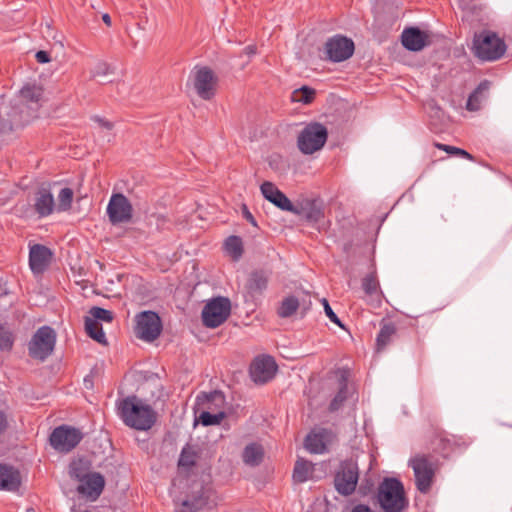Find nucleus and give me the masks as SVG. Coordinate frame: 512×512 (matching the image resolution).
<instances>
[{
  "label": "nucleus",
  "mask_w": 512,
  "mask_h": 512,
  "mask_svg": "<svg viewBox=\"0 0 512 512\" xmlns=\"http://www.w3.org/2000/svg\"><path fill=\"white\" fill-rule=\"evenodd\" d=\"M117 413L125 425L139 430H149L156 422V412L137 396H128L116 403Z\"/></svg>",
  "instance_id": "obj_1"
},
{
  "label": "nucleus",
  "mask_w": 512,
  "mask_h": 512,
  "mask_svg": "<svg viewBox=\"0 0 512 512\" xmlns=\"http://www.w3.org/2000/svg\"><path fill=\"white\" fill-rule=\"evenodd\" d=\"M376 499L383 512H402L409 504L403 483L394 477L383 479L378 486Z\"/></svg>",
  "instance_id": "obj_2"
},
{
  "label": "nucleus",
  "mask_w": 512,
  "mask_h": 512,
  "mask_svg": "<svg viewBox=\"0 0 512 512\" xmlns=\"http://www.w3.org/2000/svg\"><path fill=\"white\" fill-rule=\"evenodd\" d=\"M506 49L504 40L493 31L484 30L474 35L472 50L481 61H496L505 54Z\"/></svg>",
  "instance_id": "obj_3"
},
{
  "label": "nucleus",
  "mask_w": 512,
  "mask_h": 512,
  "mask_svg": "<svg viewBox=\"0 0 512 512\" xmlns=\"http://www.w3.org/2000/svg\"><path fill=\"white\" fill-rule=\"evenodd\" d=\"M408 465L414 472L417 490L423 494L428 493L438 470V460L432 455L416 454L410 458Z\"/></svg>",
  "instance_id": "obj_4"
},
{
  "label": "nucleus",
  "mask_w": 512,
  "mask_h": 512,
  "mask_svg": "<svg viewBox=\"0 0 512 512\" xmlns=\"http://www.w3.org/2000/svg\"><path fill=\"white\" fill-rule=\"evenodd\" d=\"M57 335L47 325L39 327L28 343V354L31 358L44 362L54 351Z\"/></svg>",
  "instance_id": "obj_5"
},
{
  "label": "nucleus",
  "mask_w": 512,
  "mask_h": 512,
  "mask_svg": "<svg viewBox=\"0 0 512 512\" xmlns=\"http://www.w3.org/2000/svg\"><path fill=\"white\" fill-rule=\"evenodd\" d=\"M327 138V128L319 122H311L299 133L297 146L303 154L311 155L325 145Z\"/></svg>",
  "instance_id": "obj_6"
},
{
  "label": "nucleus",
  "mask_w": 512,
  "mask_h": 512,
  "mask_svg": "<svg viewBox=\"0 0 512 512\" xmlns=\"http://www.w3.org/2000/svg\"><path fill=\"white\" fill-rule=\"evenodd\" d=\"M231 314V302L227 297L218 296L210 299L202 309V323L207 328H217Z\"/></svg>",
  "instance_id": "obj_7"
},
{
  "label": "nucleus",
  "mask_w": 512,
  "mask_h": 512,
  "mask_svg": "<svg viewBox=\"0 0 512 512\" xmlns=\"http://www.w3.org/2000/svg\"><path fill=\"white\" fill-rule=\"evenodd\" d=\"M358 478L357 463L353 460L342 461L334 477L335 489L339 494L349 496L355 491Z\"/></svg>",
  "instance_id": "obj_8"
},
{
  "label": "nucleus",
  "mask_w": 512,
  "mask_h": 512,
  "mask_svg": "<svg viewBox=\"0 0 512 512\" xmlns=\"http://www.w3.org/2000/svg\"><path fill=\"white\" fill-rule=\"evenodd\" d=\"M135 335L146 342H152L162 332V322L154 311H143L135 317Z\"/></svg>",
  "instance_id": "obj_9"
},
{
  "label": "nucleus",
  "mask_w": 512,
  "mask_h": 512,
  "mask_svg": "<svg viewBox=\"0 0 512 512\" xmlns=\"http://www.w3.org/2000/svg\"><path fill=\"white\" fill-rule=\"evenodd\" d=\"M83 435L77 428L62 425L56 427L50 435V444L58 452L72 451L82 440Z\"/></svg>",
  "instance_id": "obj_10"
},
{
  "label": "nucleus",
  "mask_w": 512,
  "mask_h": 512,
  "mask_svg": "<svg viewBox=\"0 0 512 512\" xmlns=\"http://www.w3.org/2000/svg\"><path fill=\"white\" fill-rule=\"evenodd\" d=\"M355 50L352 39L337 34L329 38L325 43L326 58L338 63L349 59Z\"/></svg>",
  "instance_id": "obj_11"
},
{
  "label": "nucleus",
  "mask_w": 512,
  "mask_h": 512,
  "mask_svg": "<svg viewBox=\"0 0 512 512\" xmlns=\"http://www.w3.org/2000/svg\"><path fill=\"white\" fill-rule=\"evenodd\" d=\"M107 215L111 224L127 223L133 217V207L122 193H114L107 205Z\"/></svg>",
  "instance_id": "obj_12"
},
{
  "label": "nucleus",
  "mask_w": 512,
  "mask_h": 512,
  "mask_svg": "<svg viewBox=\"0 0 512 512\" xmlns=\"http://www.w3.org/2000/svg\"><path fill=\"white\" fill-rule=\"evenodd\" d=\"M334 438L335 434L330 429H313L305 437L304 447L312 454H324L328 452V447Z\"/></svg>",
  "instance_id": "obj_13"
},
{
  "label": "nucleus",
  "mask_w": 512,
  "mask_h": 512,
  "mask_svg": "<svg viewBox=\"0 0 512 512\" xmlns=\"http://www.w3.org/2000/svg\"><path fill=\"white\" fill-rule=\"evenodd\" d=\"M277 372V364L273 357L263 355L255 358L250 367V375L255 383L264 384L270 381Z\"/></svg>",
  "instance_id": "obj_14"
},
{
  "label": "nucleus",
  "mask_w": 512,
  "mask_h": 512,
  "mask_svg": "<svg viewBox=\"0 0 512 512\" xmlns=\"http://www.w3.org/2000/svg\"><path fill=\"white\" fill-rule=\"evenodd\" d=\"M216 77L214 72L208 67H200L194 73V87L204 100H210L215 94Z\"/></svg>",
  "instance_id": "obj_15"
},
{
  "label": "nucleus",
  "mask_w": 512,
  "mask_h": 512,
  "mask_svg": "<svg viewBox=\"0 0 512 512\" xmlns=\"http://www.w3.org/2000/svg\"><path fill=\"white\" fill-rule=\"evenodd\" d=\"M105 487V478L99 472H92L79 482L77 492L90 501L99 498Z\"/></svg>",
  "instance_id": "obj_16"
},
{
  "label": "nucleus",
  "mask_w": 512,
  "mask_h": 512,
  "mask_svg": "<svg viewBox=\"0 0 512 512\" xmlns=\"http://www.w3.org/2000/svg\"><path fill=\"white\" fill-rule=\"evenodd\" d=\"M33 209L38 218H45L53 214L56 208L54 196L50 189L41 187L33 197Z\"/></svg>",
  "instance_id": "obj_17"
},
{
  "label": "nucleus",
  "mask_w": 512,
  "mask_h": 512,
  "mask_svg": "<svg viewBox=\"0 0 512 512\" xmlns=\"http://www.w3.org/2000/svg\"><path fill=\"white\" fill-rule=\"evenodd\" d=\"M263 197L283 211H294V205L290 199L269 181H265L260 186Z\"/></svg>",
  "instance_id": "obj_18"
},
{
  "label": "nucleus",
  "mask_w": 512,
  "mask_h": 512,
  "mask_svg": "<svg viewBox=\"0 0 512 512\" xmlns=\"http://www.w3.org/2000/svg\"><path fill=\"white\" fill-rule=\"evenodd\" d=\"M51 250L41 244H35L29 251V266L34 274L43 273L49 266L52 259Z\"/></svg>",
  "instance_id": "obj_19"
},
{
  "label": "nucleus",
  "mask_w": 512,
  "mask_h": 512,
  "mask_svg": "<svg viewBox=\"0 0 512 512\" xmlns=\"http://www.w3.org/2000/svg\"><path fill=\"white\" fill-rule=\"evenodd\" d=\"M429 36L417 27H409L401 34L402 45L409 51H420L429 44Z\"/></svg>",
  "instance_id": "obj_20"
},
{
  "label": "nucleus",
  "mask_w": 512,
  "mask_h": 512,
  "mask_svg": "<svg viewBox=\"0 0 512 512\" xmlns=\"http://www.w3.org/2000/svg\"><path fill=\"white\" fill-rule=\"evenodd\" d=\"M291 213L305 218L310 223H318L324 218L323 206L318 200H307L299 207L294 206Z\"/></svg>",
  "instance_id": "obj_21"
},
{
  "label": "nucleus",
  "mask_w": 512,
  "mask_h": 512,
  "mask_svg": "<svg viewBox=\"0 0 512 512\" xmlns=\"http://www.w3.org/2000/svg\"><path fill=\"white\" fill-rule=\"evenodd\" d=\"M20 485V472L10 465L0 464V490L15 492Z\"/></svg>",
  "instance_id": "obj_22"
},
{
  "label": "nucleus",
  "mask_w": 512,
  "mask_h": 512,
  "mask_svg": "<svg viewBox=\"0 0 512 512\" xmlns=\"http://www.w3.org/2000/svg\"><path fill=\"white\" fill-rule=\"evenodd\" d=\"M196 403L203 409L202 411L217 412V410H224L225 396L218 390L202 393L197 396Z\"/></svg>",
  "instance_id": "obj_23"
},
{
  "label": "nucleus",
  "mask_w": 512,
  "mask_h": 512,
  "mask_svg": "<svg viewBox=\"0 0 512 512\" xmlns=\"http://www.w3.org/2000/svg\"><path fill=\"white\" fill-rule=\"evenodd\" d=\"M490 89V82L483 80L475 88V90L469 95L466 109L468 111H478L481 109L482 102L486 99V93Z\"/></svg>",
  "instance_id": "obj_24"
},
{
  "label": "nucleus",
  "mask_w": 512,
  "mask_h": 512,
  "mask_svg": "<svg viewBox=\"0 0 512 512\" xmlns=\"http://www.w3.org/2000/svg\"><path fill=\"white\" fill-rule=\"evenodd\" d=\"M43 96V89L36 83H26L19 91V97L27 105L39 106Z\"/></svg>",
  "instance_id": "obj_25"
},
{
  "label": "nucleus",
  "mask_w": 512,
  "mask_h": 512,
  "mask_svg": "<svg viewBox=\"0 0 512 512\" xmlns=\"http://www.w3.org/2000/svg\"><path fill=\"white\" fill-rule=\"evenodd\" d=\"M264 457V449L259 443L248 444L242 452L243 462L251 467H255L261 464Z\"/></svg>",
  "instance_id": "obj_26"
},
{
  "label": "nucleus",
  "mask_w": 512,
  "mask_h": 512,
  "mask_svg": "<svg viewBox=\"0 0 512 512\" xmlns=\"http://www.w3.org/2000/svg\"><path fill=\"white\" fill-rule=\"evenodd\" d=\"M397 332V328L392 322H383L376 338V349L382 351L392 342Z\"/></svg>",
  "instance_id": "obj_27"
},
{
  "label": "nucleus",
  "mask_w": 512,
  "mask_h": 512,
  "mask_svg": "<svg viewBox=\"0 0 512 512\" xmlns=\"http://www.w3.org/2000/svg\"><path fill=\"white\" fill-rule=\"evenodd\" d=\"M91 473V462L85 458L75 459L69 465L70 477L78 482L86 478Z\"/></svg>",
  "instance_id": "obj_28"
},
{
  "label": "nucleus",
  "mask_w": 512,
  "mask_h": 512,
  "mask_svg": "<svg viewBox=\"0 0 512 512\" xmlns=\"http://www.w3.org/2000/svg\"><path fill=\"white\" fill-rule=\"evenodd\" d=\"M348 398V379L342 374L338 380V391L334 398L331 400L329 404V411L336 412L338 411L344 404V402Z\"/></svg>",
  "instance_id": "obj_29"
},
{
  "label": "nucleus",
  "mask_w": 512,
  "mask_h": 512,
  "mask_svg": "<svg viewBox=\"0 0 512 512\" xmlns=\"http://www.w3.org/2000/svg\"><path fill=\"white\" fill-rule=\"evenodd\" d=\"M313 470L314 464L312 462L303 458L298 459L293 470L294 481L297 483H304L308 481L311 478Z\"/></svg>",
  "instance_id": "obj_30"
},
{
  "label": "nucleus",
  "mask_w": 512,
  "mask_h": 512,
  "mask_svg": "<svg viewBox=\"0 0 512 512\" xmlns=\"http://www.w3.org/2000/svg\"><path fill=\"white\" fill-rule=\"evenodd\" d=\"M268 286V276L264 271H254L251 273L247 287L251 293L261 294Z\"/></svg>",
  "instance_id": "obj_31"
},
{
  "label": "nucleus",
  "mask_w": 512,
  "mask_h": 512,
  "mask_svg": "<svg viewBox=\"0 0 512 512\" xmlns=\"http://www.w3.org/2000/svg\"><path fill=\"white\" fill-rule=\"evenodd\" d=\"M300 301L297 297L291 295L285 297L277 310V314L281 318L291 317L300 307Z\"/></svg>",
  "instance_id": "obj_32"
},
{
  "label": "nucleus",
  "mask_w": 512,
  "mask_h": 512,
  "mask_svg": "<svg viewBox=\"0 0 512 512\" xmlns=\"http://www.w3.org/2000/svg\"><path fill=\"white\" fill-rule=\"evenodd\" d=\"M85 330L87 334L98 343H106V336L102 325L93 318H85Z\"/></svg>",
  "instance_id": "obj_33"
},
{
  "label": "nucleus",
  "mask_w": 512,
  "mask_h": 512,
  "mask_svg": "<svg viewBox=\"0 0 512 512\" xmlns=\"http://www.w3.org/2000/svg\"><path fill=\"white\" fill-rule=\"evenodd\" d=\"M225 250L232 257L233 260L237 261L242 257L243 254V242L239 236H229L225 241Z\"/></svg>",
  "instance_id": "obj_34"
},
{
  "label": "nucleus",
  "mask_w": 512,
  "mask_h": 512,
  "mask_svg": "<svg viewBox=\"0 0 512 512\" xmlns=\"http://www.w3.org/2000/svg\"><path fill=\"white\" fill-rule=\"evenodd\" d=\"M15 341L14 333L8 323L0 322V350L9 352Z\"/></svg>",
  "instance_id": "obj_35"
},
{
  "label": "nucleus",
  "mask_w": 512,
  "mask_h": 512,
  "mask_svg": "<svg viewBox=\"0 0 512 512\" xmlns=\"http://www.w3.org/2000/svg\"><path fill=\"white\" fill-rule=\"evenodd\" d=\"M226 417L224 410H217V412L201 411L197 420L203 426L219 425Z\"/></svg>",
  "instance_id": "obj_36"
},
{
  "label": "nucleus",
  "mask_w": 512,
  "mask_h": 512,
  "mask_svg": "<svg viewBox=\"0 0 512 512\" xmlns=\"http://www.w3.org/2000/svg\"><path fill=\"white\" fill-rule=\"evenodd\" d=\"M74 192L71 188L65 187L59 191L58 204L56 205L58 212H66L71 209Z\"/></svg>",
  "instance_id": "obj_37"
},
{
  "label": "nucleus",
  "mask_w": 512,
  "mask_h": 512,
  "mask_svg": "<svg viewBox=\"0 0 512 512\" xmlns=\"http://www.w3.org/2000/svg\"><path fill=\"white\" fill-rule=\"evenodd\" d=\"M315 96V90L308 87L302 86L299 89H296L292 93V101L300 102L303 104H309L313 101Z\"/></svg>",
  "instance_id": "obj_38"
},
{
  "label": "nucleus",
  "mask_w": 512,
  "mask_h": 512,
  "mask_svg": "<svg viewBox=\"0 0 512 512\" xmlns=\"http://www.w3.org/2000/svg\"><path fill=\"white\" fill-rule=\"evenodd\" d=\"M362 288L367 295H374L379 291V281L375 273H370L363 278Z\"/></svg>",
  "instance_id": "obj_39"
},
{
  "label": "nucleus",
  "mask_w": 512,
  "mask_h": 512,
  "mask_svg": "<svg viewBox=\"0 0 512 512\" xmlns=\"http://www.w3.org/2000/svg\"><path fill=\"white\" fill-rule=\"evenodd\" d=\"M89 314L90 318L95 319L96 321L101 320L107 323L113 321V313L110 310L94 306L90 309Z\"/></svg>",
  "instance_id": "obj_40"
},
{
  "label": "nucleus",
  "mask_w": 512,
  "mask_h": 512,
  "mask_svg": "<svg viewBox=\"0 0 512 512\" xmlns=\"http://www.w3.org/2000/svg\"><path fill=\"white\" fill-rule=\"evenodd\" d=\"M435 147L447 152L450 155L461 156L468 160H474V157L464 149H461V148H458L455 146L446 145V144H441V143H435Z\"/></svg>",
  "instance_id": "obj_41"
},
{
  "label": "nucleus",
  "mask_w": 512,
  "mask_h": 512,
  "mask_svg": "<svg viewBox=\"0 0 512 512\" xmlns=\"http://www.w3.org/2000/svg\"><path fill=\"white\" fill-rule=\"evenodd\" d=\"M206 505V500L202 497H196L193 500H185L182 502V506L185 508V512H197Z\"/></svg>",
  "instance_id": "obj_42"
},
{
  "label": "nucleus",
  "mask_w": 512,
  "mask_h": 512,
  "mask_svg": "<svg viewBox=\"0 0 512 512\" xmlns=\"http://www.w3.org/2000/svg\"><path fill=\"white\" fill-rule=\"evenodd\" d=\"M109 73H111L110 65L104 61H99L91 71L93 77L106 76Z\"/></svg>",
  "instance_id": "obj_43"
},
{
  "label": "nucleus",
  "mask_w": 512,
  "mask_h": 512,
  "mask_svg": "<svg viewBox=\"0 0 512 512\" xmlns=\"http://www.w3.org/2000/svg\"><path fill=\"white\" fill-rule=\"evenodd\" d=\"M322 303H323V306H324L325 314H326V316L329 318V320H330L332 323H334V324H336V325H338V326H340V327H343V325H342V323H341L340 319L338 318V316L336 315V313L333 311V309L330 307V305H329L328 301H327L325 298H323V299H322Z\"/></svg>",
  "instance_id": "obj_44"
},
{
  "label": "nucleus",
  "mask_w": 512,
  "mask_h": 512,
  "mask_svg": "<svg viewBox=\"0 0 512 512\" xmlns=\"http://www.w3.org/2000/svg\"><path fill=\"white\" fill-rule=\"evenodd\" d=\"M35 57H36V60L42 64L48 63L50 61V55L48 54V52L43 51V50L38 51L36 53Z\"/></svg>",
  "instance_id": "obj_45"
},
{
  "label": "nucleus",
  "mask_w": 512,
  "mask_h": 512,
  "mask_svg": "<svg viewBox=\"0 0 512 512\" xmlns=\"http://www.w3.org/2000/svg\"><path fill=\"white\" fill-rule=\"evenodd\" d=\"M93 120L95 122H97L101 127L105 128L107 130H111L113 128V124L110 121L103 119L99 116H94Z\"/></svg>",
  "instance_id": "obj_46"
},
{
  "label": "nucleus",
  "mask_w": 512,
  "mask_h": 512,
  "mask_svg": "<svg viewBox=\"0 0 512 512\" xmlns=\"http://www.w3.org/2000/svg\"><path fill=\"white\" fill-rule=\"evenodd\" d=\"M243 216L244 218L249 221L252 225L256 226V221L251 212L248 210L247 206H243Z\"/></svg>",
  "instance_id": "obj_47"
},
{
  "label": "nucleus",
  "mask_w": 512,
  "mask_h": 512,
  "mask_svg": "<svg viewBox=\"0 0 512 512\" xmlns=\"http://www.w3.org/2000/svg\"><path fill=\"white\" fill-rule=\"evenodd\" d=\"M194 464V461L193 459H190L188 457L185 456V452L182 451L181 453V457L179 459V465H183V466H191Z\"/></svg>",
  "instance_id": "obj_48"
},
{
  "label": "nucleus",
  "mask_w": 512,
  "mask_h": 512,
  "mask_svg": "<svg viewBox=\"0 0 512 512\" xmlns=\"http://www.w3.org/2000/svg\"><path fill=\"white\" fill-rule=\"evenodd\" d=\"M7 427V419L3 412L0 411V434H2Z\"/></svg>",
  "instance_id": "obj_49"
},
{
  "label": "nucleus",
  "mask_w": 512,
  "mask_h": 512,
  "mask_svg": "<svg viewBox=\"0 0 512 512\" xmlns=\"http://www.w3.org/2000/svg\"><path fill=\"white\" fill-rule=\"evenodd\" d=\"M352 512H372V510L366 505H357L353 508Z\"/></svg>",
  "instance_id": "obj_50"
},
{
  "label": "nucleus",
  "mask_w": 512,
  "mask_h": 512,
  "mask_svg": "<svg viewBox=\"0 0 512 512\" xmlns=\"http://www.w3.org/2000/svg\"><path fill=\"white\" fill-rule=\"evenodd\" d=\"M244 51L247 55H254L256 53V48L254 46L249 45L245 47Z\"/></svg>",
  "instance_id": "obj_51"
},
{
  "label": "nucleus",
  "mask_w": 512,
  "mask_h": 512,
  "mask_svg": "<svg viewBox=\"0 0 512 512\" xmlns=\"http://www.w3.org/2000/svg\"><path fill=\"white\" fill-rule=\"evenodd\" d=\"M102 20L103 22L107 25V26H111L112 24V21H111V17L109 16V14H103L102 15Z\"/></svg>",
  "instance_id": "obj_52"
},
{
  "label": "nucleus",
  "mask_w": 512,
  "mask_h": 512,
  "mask_svg": "<svg viewBox=\"0 0 512 512\" xmlns=\"http://www.w3.org/2000/svg\"><path fill=\"white\" fill-rule=\"evenodd\" d=\"M310 304H311V302H310V301H309V303H308L307 305H305V304H304V305H303V309H304V310H307V309L309 308Z\"/></svg>",
  "instance_id": "obj_53"
}]
</instances>
